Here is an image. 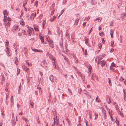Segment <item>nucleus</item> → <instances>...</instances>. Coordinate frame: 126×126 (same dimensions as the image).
<instances>
[{
  "mask_svg": "<svg viewBox=\"0 0 126 126\" xmlns=\"http://www.w3.org/2000/svg\"><path fill=\"white\" fill-rule=\"evenodd\" d=\"M6 53L8 54L9 56H11V50L9 48L7 47H6Z\"/></svg>",
  "mask_w": 126,
  "mask_h": 126,
  "instance_id": "nucleus-1",
  "label": "nucleus"
},
{
  "mask_svg": "<svg viewBox=\"0 0 126 126\" xmlns=\"http://www.w3.org/2000/svg\"><path fill=\"white\" fill-rule=\"evenodd\" d=\"M13 29L16 31H18L20 30L19 28H18L17 25H15L13 27Z\"/></svg>",
  "mask_w": 126,
  "mask_h": 126,
  "instance_id": "nucleus-2",
  "label": "nucleus"
},
{
  "mask_svg": "<svg viewBox=\"0 0 126 126\" xmlns=\"http://www.w3.org/2000/svg\"><path fill=\"white\" fill-rule=\"evenodd\" d=\"M48 56L49 58L52 60V61H55V58L54 57H53V55L51 54H48Z\"/></svg>",
  "mask_w": 126,
  "mask_h": 126,
  "instance_id": "nucleus-3",
  "label": "nucleus"
},
{
  "mask_svg": "<svg viewBox=\"0 0 126 126\" xmlns=\"http://www.w3.org/2000/svg\"><path fill=\"white\" fill-rule=\"evenodd\" d=\"M49 44L50 47H51L52 48L54 47V46L53 41L50 40V41H49Z\"/></svg>",
  "mask_w": 126,
  "mask_h": 126,
  "instance_id": "nucleus-4",
  "label": "nucleus"
},
{
  "mask_svg": "<svg viewBox=\"0 0 126 126\" xmlns=\"http://www.w3.org/2000/svg\"><path fill=\"white\" fill-rule=\"evenodd\" d=\"M106 99L107 101V103L109 104H110L111 102V101L110 100V99L109 97V96L108 95H107L106 96Z\"/></svg>",
  "mask_w": 126,
  "mask_h": 126,
  "instance_id": "nucleus-5",
  "label": "nucleus"
},
{
  "mask_svg": "<svg viewBox=\"0 0 126 126\" xmlns=\"http://www.w3.org/2000/svg\"><path fill=\"white\" fill-rule=\"evenodd\" d=\"M30 28H31V29H28V30H27V32H28L30 36H31L32 31H33V30L32 28L31 27H30Z\"/></svg>",
  "mask_w": 126,
  "mask_h": 126,
  "instance_id": "nucleus-6",
  "label": "nucleus"
},
{
  "mask_svg": "<svg viewBox=\"0 0 126 126\" xmlns=\"http://www.w3.org/2000/svg\"><path fill=\"white\" fill-rule=\"evenodd\" d=\"M49 79L51 81H54V77L53 75H51L50 76Z\"/></svg>",
  "mask_w": 126,
  "mask_h": 126,
  "instance_id": "nucleus-7",
  "label": "nucleus"
},
{
  "mask_svg": "<svg viewBox=\"0 0 126 126\" xmlns=\"http://www.w3.org/2000/svg\"><path fill=\"white\" fill-rule=\"evenodd\" d=\"M33 26L35 31H38V27L37 25L34 24L33 25Z\"/></svg>",
  "mask_w": 126,
  "mask_h": 126,
  "instance_id": "nucleus-8",
  "label": "nucleus"
},
{
  "mask_svg": "<svg viewBox=\"0 0 126 126\" xmlns=\"http://www.w3.org/2000/svg\"><path fill=\"white\" fill-rule=\"evenodd\" d=\"M106 111L105 110H103L102 111L103 114L104 115V118L106 119L107 118V115L106 113Z\"/></svg>",
  "mask_w": 126,
  "mask_h": 126,
  "instance_id": "nucleus-9",
  "label": "nucleus"
},
{
  "mask_svg": "<svg viewBox=\"0 0 126 126\" xmlns=\"http://www.w3.org/2000/svg\"><path fill=\"white\" fill-rule=\"evenodd\" d=\"M106 63L105 62L104 60L102 61L101 62V66L102 68L105 65Z\"/></svg>",
  "mask_w": 126,
  "mask_h": 126,
  "instance_id": "nucleus-10",
  "label": "nucleus"
},
{
  "mask_svg": "<svg viewBox=\"0 0 126 126\" xmlns=\"http://www.w3.org/2000/svg\"><path fill=\"white\" fill-rule=\"evenodd\" d=\"M110 34L111 37L112 38H113V31L112 29H111L110 30Z\"/></svg>",
  "mask_w": 126,
  "mask_h": 126,
  "instance_id": "nucleus-11",
  "label": "nucleus"
},
{
  "mask_svg": "<svg viewBox=\"0 0 126 126\" xmlns=\"http://www.w3.org/2000/svg\"><path fill=\"white\" fill-rule=\"evenodd\" d=\"M10 26V24L9 22H8L7 23H5V27L6 28V30H7V28H8V27H9Z\"/></svg>",
  "mask_w": 126,
  "mask_h": 126,
  "instance_id": "nucleus-12",
  "label": "nucleus"
},
{
  "mask_svg": "<svg viewBox=\"0 0 126 126\" xmlns=\"http://www.w3.org/2000/svg\"><path fill=\"white\" fill-rule=\"evenodd\" d=\"M84 38L85 39V43L87 45L89 39L87 38V37L86 36L84 37Z\"/></svg>",
  "mask_w": 126,
  "mask_h": 126,
  "instance_id": "nucleus-13",
  "label": "nucleus"
},
{
  "mask_svg": "<svg viewBox=\"0 0 126 126\" xmlns=\"http://www.w3.org/2000/svg\"><path fill=\"white\" fill-rule=\"evenodd\" d=\"M79 18H77L76 20L75 21L74 24L76 25H77L78 23V22L79 20Z\"/></svg>",
  "mask_w": 126,
  "mask_h": 126,
  "instance_id": "nucleus-14",
  "label": "nucleus"
},
{
  "mask_svg": "<svg viewBox=\"0 0 126 126\" xmlns=\"http://www.w3.org/2000/svg\"><path fill=\"white\" fill-rule=\"evenodd\" d=\"M56 17V16H53L51 18L50 20V21L51 22H53L54 20V19Z\"/></svg>",
  "mask_w": 126,
  "mask_h": 126,
  "instance_id": "nucleus-15",
  "label": "nucleus"
},
{
  "mask_svg": "<svg viewBox=\"0 0 126 126\" xmlns=\"http://www.w3.org/2000/svg\"><path fill=\"white\" fill-rule=\"evenodd\" d=\"M3 13L4 16H7L8 15L7 11L6 10H4L3 11Z\"/></svg>",
  "mask_w": 126,
  "mask_h": 126,
  "instance_id": "nucleus-16",
  "label": "nucleus"
},
{
  "mask_svg": "<svg viewBox=\"0 0 126 126\" xmlns=\"http://www.w3.org/2000/svg\"><path fill=\"white\" fill-rule=\"evenodd\" d=\"M101 19H102L100 17H99L98 18H96L94 19V21H96V20H98V21H100L101 20Z\"/></svg>",
  "mask_w": 126,
  "mask_h": 126,
  "instance_id": "nucleus-17",
  "label": "nucleus"
},
{
  "mask_svg": "<svg viewBox=\"0 0 126 126\" xmlns=\"http://www.w3.org/2000/svg\"><path fill=\"white\" fill-rule=\"evenodd\" d=\"M111 66H114V67H118V66H117L116 65V64L114 63L113 62H112V64H111Z\"/></svg>",
  "mask_w": 126,
  "mask_h": 126,
  "instance_id": "nucleus-18",
  "label": "nucleus"
},
{
  "mask_svg": "<svg viewBox=\"0 0 126 126\" xmlns=\"http://www.w3.org/2000/svg\"><path fill=\"white\" fill-rule=\"evenodd\" d=\"M87 68H88V69H89V72H91V69L92 68L91 66L90 65H89L87 66Z\"/></svg>",
  "mask_w": 126,
  "mask_h": 126,
  "instance_id": "nucleus-19",
  "label": "nucleus"
},
{
  "mask_svg": "<svg viewBox=\"0 0 126 126\" xmlns=\"http://www.w3.org/2000/svg\"><path fill=\"white\" fill-rule=\"evenodd\" d=\"M40 39L41 40V42L42 43H43L44 42V40L43 39V38L42 37V36H40Z\"/></svg>",
  "mask_w": 126,
  "mask_h": 126,
  "instance_id": "nucleus-20",
  "label": "nucleus"
},
{
  "mask_svg": "<svg viewBox=\"0 0 126 126\" xmlns=\"http://www.w3.org/2000/svg\"><path fill=\"white\" fill-rule=\"evenodd\" d=\"M9 44V41L8 40H7L6 41V42H5V46L6 47H7L8 46Z\"/></svg>",
  "mask_w": 126,
  "mask_h": 126,
  "instance_id": "nucleus-21",
  "label": "nucleus"
},
{
  "mask_svg": "<svg viewBox=\"0 0 126 126\" xmlns=\"http://www.w3.org/2000/svg\"><path fill=\"white\" fill-rule=\"evenodd\" d=\"M20 23L21 25H24V22L23 21H20Z\"/></svg>",
  "mask_w": 126,
  "mask_h": 126,
  "instance_id": "nucleus-22",
  "label": "nucleus"
},
{
  "mask_svg": "<svg viewBox=\"0 0 126 126\" xmlns=\"http://www.w3.org/2000/svg\"><path fill=\"white\" fill-rule=\"evenodd\" d=\"M22 32V33L24 35H26V31L23 30L21 31Z\"/></svg>",
  "mask_w": 126,
  "mask_h": 126,
  "instance_id": "nucleus-23",
  "label": "nucleus"
},
{
  "mask_svg": "<svg viewBox=\"0 0 126 126\" xmlns=\"http://www.w3.org/2000/svg\"><path fill=\"white\" fill-rule=\"evenodd\" d=\"M64 10V9H63L62 10L60 14L58 17V18L63 13Z\"/></svg>",
  "mask_w": 126,
  "mask_h": 126,
  "instance_id": "nucleus-24",
  "label": "nucleus"
},
{
  "mask_svg": "<svg viewBox=\"0 0 126 126\" xmlns=\"http://www.w3.org/2000/svg\"><path fill=\"white\" fill-rule=\"evenodd\" d=\"M42 63L45 66H46L47 65V63L46 62L45 60H44V61H43Z\"/></svg>",
  "mask_w": 126,
  "mask_h": 126,
  "instance_id": "nucleus-25",
  "label": "nucleus"
},
{
  "mask_svg": "<svg viewBox=\"0 0 126 126\" xmlns=\"http://www.w3.org/2000/svg\"><path fill=\"white\" fill-rule=\"evenodd\" d=\"M111 46L112 47H113L114 45V41H112L111 42Z\"/></svg>",
  "mask_w": 126,
  "mask_h": 126,
  "instance_id": "nucleus-26",
  "label": "nucleus"
},
{
  "mask_svg": "<svg viewBox=\"0 0 126 126\" xmlns=\"http://www.w3.org/2000/svg\"><path fill=\"white\" fill-rule=\"evenodd\" d=\"M6 16H4L3 21L4 22L6 21V18L7 17Z\"/></svg>",
  "mask_w": 126,
  "mask_h": 126,
  "instance_id": "nucleus-27",
  "label": "nucleus"
},
{
  "mask_svg": "<svg viewBox=\"0 0 126 126\" xmlns=\"http://www.w3.org/2000/svg\"><path fill=\"white\" fill-rule=\"evenodd\" d=\"M12 125L13 126H14L16 124V122L14 121H13L12 122Z\"/></svg>",
  "mask_w": 126,
  "mask_h": 126,
  "instance_id": "nucleus-28",
  "label": "nucleus"
},
{
  "mask_svg": "<svg viewBox=\"0 0 126 126\" xmlns=\"http://www.w3.org/2000/svg\"><path fill=\"white\" fill-rule=\"evenodd\" d=\"M55 6L54 3L52 4L51 6L50 7V8L51 9H53Z\"/></svg>",
  "mask_w": 126,
  "mask_h": 126,
  "instance_id": "nucleus-29",
  "label": "nucleus"
},
{
  "mask_svg": "<svg viewBox=\"0 0 126 126\" xmlns=\"http://www.w3.org/2000/svg\"><path fill=\"white\" fill-rule=\"evenodd\" d=\"M36 13H35V14H34L33 13H32L31 15V17H32V16H33V18H34L36 16Z\"/></svg>",
  "mask_w": 126,
  "mask_h": 126,
  "instance_id": "nucleus-30",
  "label": "nucleus"
},
{
  "mask_svg": "<svg viewBox=\"0 0 126 126\" xmlns=\"http://www.w3.org/2000/svg\"><path fill=\"white\" fill-rule=\"evenodd\" d=\"M60 46L61 49H63V44L62 43H60Z\"/></svg>",
  "mask_w": 126,
  "mask_h": 126,
  "instance_id": "nucleus-31",
  "label": "nucleus"
},
{
  "mask_svg": "<svg viewBox=\"0 0 126 126\" xmlns=\"http://www.w3.org/2000/svg\"><path fill=\"white\" fill-rule=\"evenodd\" d=\"M2 77V79H1V81H3L5 80V78L4 77V76L3 75H1Z\"/></svg>",
  "mask_w": 126,
  "mask_h": 126,
  "instance_id": "nucleus-32",
  "label": "nucleus"
},
{
  "mask_svg": "<svg viewBox=\"0 0 126 126\" xmlns=\"http://www.w3.org/2000/svg\"><path fill=\"white\" fill-rule=\"evenodd\" d=\"M52 64H53V66H54V68H55L56 69H57V68H56V67L55 64L54 62H53Z\"/></svg>",
  "mask_w": 126,
  "mask_h": 126,
  "instance_id": "nucleus-33",
  "label": "nucleus"
},
{
  "mask_svg": "<svg viewBox=\"0 0 126 126\" xmlns=\"http://www.w3.org/2000/svg\"><path fill=\"white\" fill-rule=\"evenodd\" d=\"M90 18V16H88V17H86L85 18V20H86L87 21H88Z\"/></svg>",
  "mask_w": 126,
  "mask_h": 126,
  "instance_id": "nucleus-34",
  "label": "nucleus"
},
{
  "mask_svg": "<svg viewBox=\"0 0 126 126\" xmlns=\"http://www.w3.org/2000/svg\"><path fill=\"white\" fill-rule=\"evenodd\" d=\"M21 83H20V85L19 86V88L18 90V92H19L20 90L21 89Z\"/></svg>",
  "mask_w": 126,
  "mask_h": 126,
  "instance_id": "nucleus-35",
  "label": "nucleus"
},
{
  "mask_svg": "<svg viewBox=\"0 0 126 126\" xmlns=\"http://www.w3.org/2000/svg\"><path fill=\"white\" fill-rule=\"evenodd\" d=\"M45 23H46L45 21L44 20H43V23H42V25H43V28H44V26L45 25Z\"/></svg>",
  "mask_w": 126,
  "mask_h": 126,
  "instance_id": "nucleus-36",
  "label": "nucleus"
},
{
  "mask_svg": "<svg viewBox=\"0 0 126 126\" xmlns=\"http://www.w3.org/2000/svg\"><path fill=\"white\" fill-rule=\"evenodd\" d=\"M32 50L33 51L36 52H39V50H38L36 49H32Z\"/></svg>",
  "mask_w": 126,
  "mask_h": 126,
  "instance_id": "nucleus-37",
  "label": "nucleus"
},
{
  "mask_svg": "<svg viewBox=\"0 0 126 126\" xmlns=\"http://www.w3.org/2000/svg\"><path fill=\"white\" fill-rule=\"evenodd\" d=\"M118 113L122 117H123L124 116L123 113L120 111L118 112Z\"/></svg>",
  "mask_w": 126,
  "mask_h": 126,
  "instance_id": "nucleus-38",
  "label": "nucleus"
},
{
  "mask_svg": "<svg viewBox=\"0 0 126 126\" xmlns=\"http://www.w3.org/2000/svg\"><path fill=\"white\" fill-rule=\"evenodd\" d=\"M112 66H111L110 67V70H111L113 71H114V68L112 67Z\"/></svg>",
  "mask_w": 126,
  "mask_h": 126,
  "instance_id": "nucleus-39",
  "label": "nucleus"
},
{
  "mask_svg": "<svg viewBox=\"0 0 126 126\" xmlns=\"http://www.w3.org/2000/svg\"><path fill=\"white\" fill-rule=\"evenodd\" d=\"M23 119L24 120L27 122H28L29 121V120L26 118L24 117Z\"/></svg>",
  "mask_w": 126,
  "mask_h": 126,
  "instance_id": "nucleus-40",
  "label": "nucleus"
},
{
  "mask_svg": "<svg viewBox=\"0 0 126 126\" xmlns=\"http://www.w3.org/2000/svg\"><path fill=\"white\" fill-rule=\"evenodd\" d=\"M108 112L109 114V115L112 114H111L112 113V110H111V111H109L108 110Z\"/></svg>",
  "mask_w": 126,
  "mask_h": 126,
  "instance_id": "nucleus-41",
  "label": "nucleus"
},
{
  "mask_svg": "<svg viewBox=\"0 0 126 126\" xmlns=\"http://www.w3.org/2000/svg\"><path fill=\"white\" fill-rule=\"evenodd\" d=\"M28 68L26 67V68L24 70V71L27 72L28 71Z\"/></svg>",
  "mask_w": 126,
  "mask_h": 126,
  "instance_id": "nucleus-42",
  "label": "nucleus"
},
{
  "mask_svg": "<svg viewBox=\"0 0 126 126\" xmlns=\"http://www.w3.org/2000/svg\"><path fill=\"white\" fill-rule=\"evenodd\" d=\"M109 79V85L110 86H111V81L109 79Z\"/></svg>",
  "mask_w": 126,
  "mask_h": 126,
  "instance_id": "nucleus-43",
  "label": "nucleus"
},
{
  "mask_svg": "<svg viewBox=\"0 0 126 126\" xmlns=\"http://www.w3.org/2000/svg\"><path fill=\"white\" fill-rule=\"evenodd\" d=\"M86 95L87 97H89V96L90 98H91L90 95L88 93H87V94H86Z\"/></svg>",
  "mask_w": 126,
  "mask_h": 126,
  "instance_id": "nucleus-44",
  "label": "nucleus"
},
{
  "mask_svg": "<svg viewBox=\"0 0 126 126\" xmlns=\"http://www.w3.org/2000/svg\"><path fill=\"white\" fill-rule=\"evenodd\" d=\"M78 91L79 94H81V90L80 88H79V89Z\"/></svg>",
  "mask_w": 126,
  "mask_h": 126,
  "instance_id": "nucleus-45",
  "label": "nucleus"
},
{
  "mask_svg": "<svg viewBox=\"0 0 126 126\" xmlns=\"http://www.w3.org/2000/svg\"><path fill=\"white\" fill-rule=\"evenodd\" d=\"M74 34H72L71 36V37L72 39H73L74 38Z\"/></svg>",
  "mask_w": 126,
  "mask_h": 126,
  "instance_id": "nucleus-46",
  "label": "nucleus"
},
{
  "mask_svg": "<svg viewBox=\"0 0 126 126\" xmlns=\"http://www.w3.org/2000/svg\"><path fill=\"white\" fill-rule=\"evenodd\" d=\"M46 40L49 42V41H50V38H46Z\"/></svg>",
  "mask_w": 126,
  "mask_h": 126,
  "instance_id": "nucleus-47",
  "label": "nucleus"
},
{
  "mask_svg": "<svg viewBox=\"0 0 126 126\" xmlns=\"http://www.w3.org/2000/svg\"><path fill=\"white\" fill-rule=\"evenodd\" d=\"M94 75V74H93V75H92L91 76V79L92 80H94V79L93 78V75Z\"/></svg>",
  "mask_w": 126,
  "mask_h": 126,
  "instance_id": "nucleus-48",
  "label": "nucleus"
},
{
  "mask_svg": "<svg viewBox=\"0 0 126 126\" xmlns=\"http://www.w3.org/2000/svg\"><path fill=\"white\" fill-rule=\"evenodd\" d=\"M122 15H123V16L125 17H126V13H123Z\"/></svg>",
  "mask_w": 126,
  "mask_h": 126,
  "instance_id": "nucleus-49",
  "label": "nucleus"
},
{
  "mask_svg": "<svg viewBox=\"0 0 126 126\" xmlns=\"http://www.w3.org/2000/svg\"><path fill=\"white\" fill-rule=\"evenodd\" d=\"M103 34L104 33L103 32L99 33V35L100 36H102L103 35Z\"/></svg>",
  "mask_w": 126,
  "mask_h": 126,
  "instance_id": "nucleus-50",
  "label": "nucleus"
},
{
  "mask_svg": "<svg viewBox=\"0 0 126 126\" xmlns=\"http://www.w3.org/2000/svg\"><path fill=\"white\" fill-rule=\"evenodd\" d=\"M17 59H16V61L15 62V63L16 65H17L18 63V61H17Z\"/></svg>",
  "mask_w": 126,
  "mask_h": 126,
  "instance_id": "nucleus-51",
  "label": "nucleus"
},
{
  "mask_svg": "<svg viewBox=\"0 0 126 126\" xmlns=\"http://www.w3.org/2000/svg\"><path fill=\"white\" fill-rule=\"evenodd\" d=\"M78 75L80 76V77H82V76L81 74V73L80 72H78Z\"/></svg>",
  "mask_w": 126,
  "mask_h": 126,
  "instance_id": "nucleus-52",
  "label": "nucleus"
},
{
  "mask_svg": "<svg viewBox=\"0 0 126 126\" xmlns=\"http://www.w3.org/2000/svg\"><path fill=\"white\" fill-rule=\"evenodd\" d=\"M92 115L91 114V113H90L89 114V117L90 119H92Z\"/></svg>",
  "mask_w": 126,
  "mask_h": 126,
  "instance_id": "nucleus-53",
  "label": "nucleus"
},
{
  "mask_svg": "<svg viewBox=\"0 0 126 126\" xmlns=\"http://www.w3.org/2000/svg\"><path fill=\"white\" fill-rule=\"evenodd\" d=\"M83 92V93L84 94H87V93H88V92L87 91H85V90H84Z\"/></svg>",
  "mask_w": 126,
  "mask_h": 126,
  "instance_id": "nucleus-54",
  "label": "nucleus"
},
{
  "mask_svg": "<svg viewBox=\"0 0 126 126\" xmlns=\"http://www.w3.org/2000/svg\"><path fill=\"white\" fill-rule=\"evenodd\" d=\"M86 24V22L83 23V28H84L85 27V26Z\"/></svg>",
  "mask_w": 126,
  "mask_h": 126,
  "instance_id": "nucleus-55",
  "label": "nucleus"
},
{
  "mask_svg": "<svg viewBox=\"0 0 126 126\" xmlns=\"http://www.w3.org/2000/svg\"><path fill=\"white\" fill-rule=\"evenodd\" d=\"M20 70L19 69H17V74H19L20 73Z\"/></svg>",
  "mask_w": 126,
  "mask_h": 126,
  "instance_id": "nucleus-56",
  "label": "nucleus"
},
{
  "mask_svg": "<svg viewBox=\"0 0 126 126\" xmlns=\"http://www.w3.org/2000/svg\"><path fill=\"white\" fill-rule=\"evenodd\" d=\"M85 55H87V51L86 49L85 50Z\"/></svg>",
  "mask_w": 126,
  "mask_h": 126,
  "instance_id": "nucleus-57",
  "label": "nucleus"
},
{
  "mask_svg": "<svg viewBox=\"0 0 126 126\" xmlns=\"http://www.w3.org/2000/svg\"><path fill=\"white\" fill-rule=\"evenodd\" d=\"M54 10H52V11L51 12V15H52L53 14L54 12Z\"/></svg>",
  "mask_w": 126,
  "mask_h": 126,
  "instance_id": "nucleus-58",
  "label": "nucleus"
},
{
  "mask_svg": "<svg viewBox=\"0 0 126 126\" xmlns=\"http://www.w3.org/2000/svg\"><path fill=\"white\" fill-rule=\"evenodd\" d=\"M30 105L32 106V108L33 106V103L32 102H31L30 103Z\"/></svg>",
  "mask_w": 126,
  "mask_h": 126,
  "instance_id": "nucleus-59",
  "label": "nucleus"
},
{
  "mask_svg": "<svg viewBox=\"0 0 126 126\" xmlns=\"http://www.w3.org/2000/svg\"><path fill=\"white\" fill-rule=\"evenodd\" d=\"M54 123L53 124L51 125V126H54L55 125V120L54 119Z\"/></svg>",
  "mask_w": 126,
  "mask_h": 126,
  "instance_id": "nucleus-60",
  "label": "nucleus"
},
{
  "mask_svg": "<svg viewBox=\"0 0 126 126\" xmlns=\"http://www.w3.org/2000/svg\"><path fill=\"white\" fill-rule=\"evenodd\" d=\"M99 48H101L102 47V45L101 44H99Z\"/></svg>",
  "mask_w": 126,
  "mask_h": 126,
  "instance_id": "nucleus-61",
  "label": "nucleus"
},
{
  "mask_svg": "<svg viewBox=\"0 0 126 126\" xmlns=\"http://www.w3.org/2000/svg\"><path fill=\"white\" fill-rule=\"evenodd\" d=\"M92 31V28H91L90 30L89 31V35L90 33Z\"/></svg>",
  "mask_w": 126,
  "mask_h": 126,
  "instance_id": "nucleus-62",
  "label": "nucleus"
},
{
  "mask_svg": "<svg viewBox=\"0 0 126 126\" xmlns=\"http://www.w3.org/2000/svg\"><path fill=\"white\" fill-rule=\"evenodd\" d=\"M63 57L64 58L65 60V61H66V60H68V59L66 58L65 56H63Z\"/></svg>",
  "mask_w": 126,
  "mask_h": 126,
  "instance_id": "nucleus-63",
  "label": "nucleus"
},
{
  "mask_svg": "<svg viewBox=\"0 0 126 126\" xmlns=\"http://www.w3.org/2000/svg\"><path fill=\"white\" fill-rule=\"evenodd\" d=\"M120 81H123L124 79L123 78H122V77H121L120 79Z\"/></svg>",
  "mask_w": 126,
  "mask_h": 126,
  "instance_id": "nucleus-64",
  "label": "nucleus"
}]
</instances>
